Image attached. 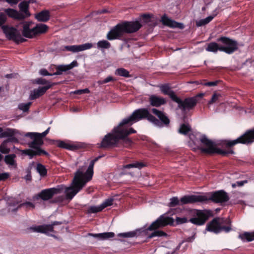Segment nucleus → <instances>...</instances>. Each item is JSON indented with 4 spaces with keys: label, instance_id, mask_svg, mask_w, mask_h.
<instances>
[{
    "label": "nucleus",
    "instance_id": "obj_1",
    "mask_svg": "<svg viewBox=\"0 0 254 254\" xmlns=\"http://www.w3.org/2000/svg\"><path fill=\"white\" fill-rule=\"evenodd\" d=\"M101 157L99 156L92 160L85 173L80 170L75 172L71 186L64 187V200H71L86 184L92 179L94 164Z\"/></svg>",
    "mask_w": 254,
    "mask_h": 254
},
{
    "label": "nucleus",
    "instance_id": "obj_2",
    "mask_svg": "<svg viewBox=\"0 0 254 254\" xmlns=\"http://www.w3.org/2000/svg\"><path fill=\"white\" fill-rule=\"evenodd\" d=\"M141 27L142 24L138 21H123L113 27L107 33L106 38L110 41L118 39L126 41L124 37L125 34L135 33Z\"/></svg>",
    "mask_w": 254,
    "mask_h": 254
},
{
    "label": "nucleus",
    "instance_id": "obj_3",
    "mask_svg": "<svg viewBox=\"0 0 254 254\" xmlns=\"http://www.w3.org/2000/svg\"><path fill=\"white\" fill-rule=\"evenodd\" d=\"M121 143L124 147H128L131 145L132 140L125 135L123 131H119L114 128L112 132L105 135L100 143H98V147L101 148H109L110 147H119Z\"/></svg>",
    "mask_w": 254,
    "mask_h": 254
},
{
    "label": "nucleus",
    "instance_id": "obj_4",
    "mask_svg": "<svg viewBox=\"0 0 254 254\" xmlns=\"http://www.w3.org/2000/svg\"><path fill=\"white\" fill-rule=\"evenodd\" d=\"M190 214L193 217L189 220L186 217H177L176 219L177 223L181 224L190 222L193 224L200 226L203 225L209 218L213 215L212 211L207 209H192L190 211Z\"/></svg>",
    "mask_w": 254,
    "mask_h": 254
},
{
    "label": "nucleus",
    "instance_id": "obj_5",
    "mask_svg": "<svg viewBox=\"0 0 254 254\" xmlns=\"http://www.w3.org/2000/svg\"><path fill=\"white\" fill-rule=\"evenodd\" d=\"M198 140L203 145L206 146V147H199V149L202 153L208 155L218 154L224 156H227L229 154H235L234 151L232 149H228L226 150L217 148L215 143L208 139L205 134L200 135Z\"/></svg>",
    "mask_w": 254,
    "mask_h": 254
},
{
    "label": "nucleus",
    "instance_id": "obj_6",
    "mask_svg": "<svg viewBox=\"0 0 254 254\" xmlns=\"http://www.w3.org/2000/svg\"><path fill=\"white\" fill-rule=\"evenodd\" d=\"M206 230L216 234L229 233L232 230L231 221L229 218L216 217L207 224Z\"/></svg>",
    "mask_w": 254,
    "mask_h": 254
},
{
    "label": "nucleus",
    "instance_id": "obj_7",
    "mask_svg": "<svg viewBox=\"0 0 254 254\" xmlns=\"http://www.w3.org/2000/svg\"><path fill=\"white\" fill-rule=\"evenodd\" d=\"M145 119L153 124L159 123V121L150 113L148 109L143 108L134 110L128 118L124 119L122 121V124H130L131 122L135 123Z\"/></svg>",
    "mask_w": 254,
    "mask_h": 254
},
{
    "label": "nucleus",
    "instance_id": "obj_8",
    "mask_svg": "<svg viewBox=\"0 0 254 254\" xmlns=\"http://www.w3.org/2000/svg\"><path fill=\"white\" fill-rule=\"evenodd\" d=\"M172 221V219L171 218L165 217L163 215L160 216L147 228V230L154 231L153 232L148 236L147 238L148 239H151L155 237H166L167 234L166 232L162 230H156L168 225L170 224Z\"/></svg>",
    "mask_w": 254,
    "mask_h": 254
},
{
    "label": "nucleus",
    "instance_id": "obj_9",
    "mask_svg": "<svg viewBox=\"0 0 254 254\" xmlns=\"http://www.w3.org/2000/svg\"><path fill=\"white\" fill-rule=\"evenodd\" d=\"M254 142V128L247 130L244 134L233 140H226L224 144L228 148H231L237 144H250Z\"/></svg>",
    "mask_w": 254,
    "mask_h": 254
},
{
    "label": "nucleus",
    "instance_id": "obj_10",
    "mask_svg": "<svg viewBox=\"0 0 254 254\" xmlns=\"http://www.w3.org/2000/svg\"><path fill=\"white\" fill-rule=\"evenodd\" d=\"M23 30L22 35L24 37L28 38H32L36 35L45 33L48 28V27L44 24H40L37 25L35 27L30 29V22H22Z\"/></svg>",
    "mask_w": 254,
    "mask_h": 254
},
{
    "label": "nucleus",
    "instance_id": "obj_11",
    "mask_svg": "<svg viewBox=\"0 0 254 254\" xmlns=\"http://www.w3.org/2000/svg\"><path fill=\"white\" fill-rule=\"evenodd\" d=\"M217 42L221 45L220 51L227 54H232L238 49V42L230 38L221 36L217 39Z\"/></svg>",
    "mask_w": 254,
    "mask_h": 254
},
{
    "label": "nucleus",
    "instance_id": "obj_12",
    "mask_svg": "<svg viewBox=\"0 0 254 254\" xmlns=\"http://www.w3.org/2000/svg\"><path fill=\"white\" fill-rule=\"evenodd\" d=\"M1 28L3 32L8 39L13 40L17 43H23L26 41V39L22 38L19 31L16 28L7 25H3Z\"/></svg>",
    "mask_w": 254,
    "mask_h": 254
},
{
    "label": "nucleus",
    "instance_id": "obj_13",
    "mask_svg": "<svg viewBox=\"0 0 254 254\" xmlns=\"http://www.w3.org/2000/svg\"><path fill=\"white\" fill-rule=\"evenodd\" d=\"M207 196V200L205 202L209 200L216 203H223L227 202L230 198L228 193L224 190H220L210 192Z\"/></svg>",
    "mask_w": 254,
    "mask_h": 254
},
{
    "label": "nucleus",
    "instance_id": "obj_14",
    "mask_svg": "<svg viewBox=\"0 0 254 254\" xmlns=\"http://www.w3.org/2000/svg\"><path fill=\"white\" fill-rule=\"evenodd\" d=\"M174 102L178 104V108L182 111H189L195 107L198 100L196 99V97H188L182 100L177 97Z\"/></svg>",
    "mask_w": 254,
    "mask_h": 254
},
{
    "label": "nucleus",
    "instance_id": "obj_15",
    "mask_svg": "<svg viewBox=\"0 0 254 254\" xmlns=\"http://www.w3.org/2000/svg\"><path fill=\"white\" fill-rule=\"evenodd\" d=\"M207 200L206 195H188L182 197L180 199L181 204H191L196 202H204Z\"/></svg>",
    "mask_w": 254,
    "mask_h": 254
},
{
    "label": "nucleus",
    "instance_id": "obj_16",
    "mask_svg": "<svg viewBox=\"0 0 254 254\" xmlns=\"http://www.w3.org/2000/svg\"><path fill=\"white\" fill-rule=\"evenodd\" d=\"M16 134H19L18 130L10 128H7L4 131L0 132V138L3 137H8L4 140V142L7 144L9 142L18 143V139L14 136Z\"/></svg>",
    "mask_w": 254,
    "mask_h": 254
},
{
    "label": "nucleus",
    "instance_id": "obj_17",
    "mask_svg": "<svg viewBox=\"0 0 254 254\" xmlns=\"http://www.w3.org/2000/svg\"><path fill=\"white\" fill-rule=\"evenodd\" d=\"M151 112L159 118L158 120L159 121V123L154 124L155 125L160 127L163 126H168L169 125L170 120L164 112L156 108L152 109Z\"/></svg>",
    "mask_w": 254,
    "mask_h": 254
},
{
    "label": "nucleus",
    "instance_id": "obj_18",
    "mask_svg": "<svg viewBox=\"0 0 254 254\" xmlns=\"http://www.w3.org/2000/svg\"><path fill=\"white\" fill-rule=\"evenodd\" d=\"M61 188H52L42 190L38 196L43 200H48L52 198L55 194L60 192Z\"/></svg>",
    "mask_w": 254,
    "mask_h": 254
},
{
    "label": "nucleus",
    "instance_id": "obj_19",
    "mask_svg": "<svg viewBox=\"0 0 254 254\" xmlns=\"http://www.w3.org/2000/svg\"><path fill=\"white\" fill-rule=\"evenodd\" d=\"M59 224H61L62 223H60L57 221H55L52 224H44L42 225H39L33 227H31V229L34 232L48 234L49 232H54V226Z\"/></svg>",
    "mask_w": 254,
    "mask_h": 254
},
{
    "label": "nucleus",
    "instance_id": "obj_20",
    "mask_svg": "<svg viewBox=\"0 0 254 254\" xmlns=\"http://www.w3.org/2000/svg\"><path fill=\"white\" fill-rule=\"evenodd\" d=\"M52 86V84H49L46 86L39 87L38 88L33 89L32 91H31L29 99L33 100L41 97Z\"/></svg>",
    "mask_w": 254,
    "mask_h": 254
},
{
    "label": "nucleus",
    "instance_id": "obj_21",
    "mask_svg": "<svg viewBox=\"0 0 254 254\" xmlns=\"http://www.w3.org/2000/svg\"><path fill=\"white\" fill-rule=\"evenodd\" d=\"M113 199L112 198H109L102 203L98 206H91L88 207L87 210V213L91 214L95 213L102 211L104 208L108 206H111L113 204Z\"/></svg>",
    "mask_w": 254,
    "mask_h": 254
},
{
    "label": "nucleus",
    "instance_id": "obj_22",
    "mask_svg": "<svg viewBox=\"0 0 254 254\" xmlns=\"http://www.w3.org/2000/svg\"><path fill=\"white\" fill-rule=\"evenodd\" d=\"M93 47L92 43H87L78 45H71L64 46V50L70 51L73 53H77L84 50H88Z\"/></svg>",
    "mask_w": 254,
    "mask_h": 254
},
{
    "label": "nucleus",
    "instance_id": "obj_23",
    "mask_svg": "<svg viewBox=\"0 0 254 254\" xmlns=\"http://www.w3.org/2000/svg\"><path fill=\"white\" fill-rule=\"evenodd\" d=\"M161 22L164 25L168 26L170 28H179L183 29L184 24L182 23H179L176 21L168 18L166 14L163 15L161 17Z\"/></svg>",
    "mask_w": 254,
    "mask_h": 254
},
{
    "label": "nucleus",
    "instance_id": "obj_24",
    "mask_svg": "<svg viewBox=\"0 0 254 254\" xmlns=\"http://www.w3.org/2000/svg\"><path fill=\"white\" fill-rule=\"evenodd\" d=\"M148 101L152 107H159L167 103V100L163 97L156 95L149 96Z\"/></svg>",
    "mask_w": 254,
    "mask_h": 254
},
{
    "label": "nucleus",
    "instance_id": "obj_25",
    "mask_svg": "<svg viewBox=\"0 0 254 254\" xmlns=\"http://www.w3.org/2000/svg\"><path fill=\"white\" fill-rule=\"evenodd\" d=\"M21 152L23 154L28 155L30 159H32L35 156H41L42 155H44L45 156L49 155V153L43 149L35 150L31 149H26L22 150Z\"/></svg>",
    "mask_w": 254,
    "mask_h": 254
},
{
    "label": "nucleus",
    "instance_id": "obj_26",
    "mask_svg": "<svg viewBox=\"0 0 254 254\" xmlns=\"http://www.w3.org/2000/svg\"><path fill=\"white\" fill-rule=\"evenodd\" d=\"M53 72L49 73L46 69H41L40 70V73L43 76L60 75L64 72V64L60 65L58 66L56 65L53 66Z\"/></svg>",
    "mask_w": 254,
    "mask_h": 254
},
{
    "label": "nucleus",
    "instance_id": "obj_27",
    "mask_svg": "<svg viewBox=\"0 0 254 254\" xmlns=\"http://www.w3.org/2000/svg\"><path fill=\"white\" fill-rule=\"evenodd\" d=\"M84 145L80 142H74L68 140H64V149L75 151L83 148Z\"/></svg>",
    "mask_w": 254,
    "mask_h": 254
},
{
    "label": "nucleus",
    "instance_id": "obj_28",
    "mask_svg": "<svg viewBox=\"0 0 254 254\" xmlns=\"http://www.w3.org/2000/svg\"><path fill=\"white\" fill-rule=\"evenodd\" d=\"M160 90L164 95H168L173 101H175L177 96L175 92L171 89L169 84H162L160 86Z\"/></svg>",
    "mask_w": 254,
    "mask_h": 254
},
{
    "label": "nucleus",
    "instance_id": "obj_29",
    "mask_svg": "<svg viewBox=\"0 0 254 254\" xmlns=\"http://www.w3.org/2000/svg\"><path fill=\"white\" fill-rule=\"evenodd\" d=\"M4 12L6 15L10 18L19 20H22L24 19V17L21 13H20L14 9L10 8H6L5 9Z\"/></svg>",
    "mask_w": 254,
    "mask_h": 254
},
{
    "label": "nucleus",
    "instance_id": "obj_30",
    "mask_svg": "<svg viewBox=\"0 0 254 254\" xmlns=\"http://www.w3.org/2000/svg\"><path fill=\"white\" fill-rule=\"evenodd\" d=\"M30 1H23L19 4L20 13L24 16V19L30 16V13L29 11V4Z\"/></svg>",
    "mask_w": 254,
    "mask_h": 254
},
{
    "label": "nucleus",
    "instance_id": "obj_31",
    "mask_svg": "<svg viewBox=\"0 0 254 254\" xmlns=\"http://www.w3.org/2000/svg\"><path fill=\"white\" fill-rule=\"evenodd\" d=\"M31 139H33V140L28 143L29 147L34 149L35 150L38 149H42L40 147L42 146L44 142L43 139H41L40 137H38L36 135L34 137H29Z\"/></svg>",
    "mask_w": 254,
    "mask_h": 254
},
{
    "label": "nucleus",
    "instance_id": "obj_32",
    "mask_svg": "<svg viewBox=\"0 0 254 254\" xmlns=\"http://www.w3.org/2000/svg\"><path fill=\"white\" fill-rule=\"evenodd\" d=\"M133 122H131L130 124H122V121L119 124V125L115 127L114 128L117 129L119 131H123V132L124 133V135H129L131 133H134L136 132V130H134L133 128H127L126 127V125H131Z\"/></svg>",
    "mask_w": 254,
    "mask_h": 254
},
{
    "label": "nucleus",
    "instance_id": "obj_33",
    "mask_svg": "<svg viewBox=\"0 0 254 254\" xmlns=\"http://www.w3.org/2000/svg\"><path fill=\"white\" fill-rule=\"evenodd\" d=\"M50 12L47 10H44L37 13L35 18L39 21L47 22L50 19Z\"/></svg>",
    "mask_w": 254,
    "mask_h": 254
},
{
    "label": "nucleus",
    "instance_id": "obj_34",
    "mask_svg": "<svg viewBox=\"0 0 254 254\" xmlns=\"http://www.w3.org/2000/svg\"><path fill=\"white\" fill-rule=\"evenodd\" d=\"M218 14V12L216 11V9L213 11L212 15H210L206 18L201 19L196 22L197 26L200 27L204 26L209 23Z\"/></svg>",
    "mask_w": 254,
    "mask_h": 254
},
{
    "label": "nucleus",
    "instance_id": "obj_35",
    "mask_svg": "<svg viewBox=\"0 0 254 254\" xmlns=\"http://www.w3.org/2000/svg\"><path fill=\"white\" fill-rule=\"evenodd\" d=\"M90 235L95 238H98L102 240H107L113 238L115 236V233L113 232H105L98 234H90Z\"/></svg>",
    "mask_w": 254,
    "mask_h": 254
},
{
    "label": "nucleus",
    "instance_id": "obj_36",
    "mask_svg": "<svg viewBox=\"0 0 254 254\" xmlns=\"http://www.w3.org/2000/svg\"><path fill=\"white\" fill-rule=\"evenodd\" d=\"M239 238L243 241H253L254 240V231L252 232H244L243 233L239 235Z\"/></svg>",
    "mask_w": 254,
    "mask_h": 254
},
{
    "label": "nucleus",
    "instance_id": "obj_37",
    "mask_svg": "<svg viewBox=\"0 0 254 254\" xmlns=\"http://www.w3.org/2000/svg\"><path fill=\"white\" fill-rule=\"evenodd\" d=\"M16 155L14 154H11L7 155L5 156L4 161L6 164L10 166L16 167L17 164L15 160Z\"/></svg>",
    "mask_w": 254,
    "mask_h": 254
},
{
    "label": "nucleus",
    "instance_id": "obj_38",
    "mask_svg": "<svg viewBox=\"0 0 254 254\" xmlns=\"http://www.w3.org/2000/svg\"><path fill=\"white\" fill-rule=\"evenodd\" d=\"M221 45L215 42L210 43L206 50L207 51L216 53L218 51H220Z\"/></svg>",
    "mask_w": 254,
    "mask_h": 254
},
{
    "label": "nucleus",
    "instance_id": "obj_39",
    "mask_svg": "<svg viewBox=\"0 0 254 254\" xmlns=\"http://www.w3.org/2000/svg\"><path fill=\"white\" fill-rule=\"evenodd\" d=\"M36 170L41 177H44L47 176V170L43 164L40 163H36Z\"/></svg>",
    "mask_w": 254,
    "mask_h": 254
},
{
    "label": "nucleus",
    "instance_id": "obj_40",
    "mask_svg": "<svg viewBox=\"0 0 254 254\" xmlns=\"http://www.w3.org/2000/svg\"><path fill=\"white\" fill-rule=\"evenodd\" d=\"M115 74L116 75L124 77H131V75L129 74V71L126 69L121 67L117 68L115 71Z\"/></svg>",
    "mask_w": 254,
    "mask_h": 254
},
{
    "label": "nucleus",
    "instance_id": "obj_41",
    "mask_svg": "<svg viewBox=\"0 0 254 254\" xmlns=\"http://www.w3.org/2000/svg\"><path fill=\"white\" fill-rule=\"evenodd\" d=\"M191 130L190 125L189 124H183L180 126L178 130L179 133L183 135L188 134Z\"/></svg>",
    "mask_w": 254,
    "mask_h": 254
},
{
    "label": "nucleus",
    "instance_id": "obj_42",
    "mask_svg": "<svg viewBox=\"0 0 254 254\" xmlns=\"http://www.w3.org/2000/svg\"><path fill=\"white\" fill-rule=\"evenodd\" d=\"M50 127H48L45 131L42 133L37 132H27L25 134V136L26 137H34V135L37 136L38 137H40L41 139H43V138L47 135L49 133Z\"/></svg>",
    "mask_w": 254,
    "mask_h": 254
},
{
    "label": "nucleus",
    "instance_id": "obj_43",
    "mask_svg": "<svg viewBox=\"0 0 254 254\" xmlns=\"http://www.w3.org/2000/svg\"><path fill=\"white\" fill-rule=\"evenodd\" d=\"M97 46L98 49H109L111 47V43L107 40H103L99 41L97 43Z\"/></svg>",
    "mask_w": 254,
    "mask_h": 254
},
{
    "label": "nucleus",
    "instance_id": "obj_44",
    "mask_svg": "<svg viewBox=\"0 0 254 254\" xmlns=\"http://www.w3.org/2000/svg\"><path fill=\"white\" fill-rule=\"evenodd\" d=\"M137 232L135 231H130L126 233H121L118 234V237L123 238H132L136 236Z\"/></svg>",
    "mask_w": 254,
    "mask_h": 254
},
{
    "label": "nucleus",
    "instance_id": "obj_45",
    "mask_svg": "<svg viewBox=\"0 0 254 254\" xmlns=\"http://www.w3.org/2000/svg\"><path fill=\"white\" fill-rule=\"evenodd\" d=\"M144 166V165L141 162H136L135 163L127 164L124 166V168L126 169H130L131 168H141Z\"/></svg>",
    "mask_w": 254,
    "mask_h": 254
},
{
    "label": "nucleus",
    "instance_id": "obj_46",
    "mask_svg": "<svg viewBox=\"0 0 254 254\" xmlns=\"http://www.w3.org/2000/svg\"><path fill=\"white\" fill-rule=\"evenodd\" d=\"M0 152L3 154H7L10 149L7 147V144L3 141L0 145Z\"/></svg>",
    "mask_w": 254,
    "mask_h": 254
},
{
    "label": "nucleus",
    "instance_id": "obj_47",
    "mask_svg": "<svg viewBox=\"0 0 254 254\" xmlns=\"http://www.w3.org/2000/svg\"><path fill=\"white\" fill-rule=\"evenodd\" d=\"M22 207H25V208L26 209H31V208L33 209L35 208V205L34 203H33L31 202L26 201V202L20 203L18 205V208H21Z\"/></svg>",
    "mask_w": 254,
    "mask_h": 254
},
{
    "label": "nucleus",
    "instance_id": "obj_48",
    "mask_svg": "<svg viewBox=\"0 0 254 254\" xmlns=\"http://www.w3.org/2000/svg\"><path fill=\"white\" fill-rule=\"evenodd\" d=\"M221 96L220 94L217 93H214L211 97V100L208 102V104L209 105L214 104L216 103L217 102H219V99L221 97Z\"/></svg>",
    "mask_w": 254,
    "mask_h": 254
},
{
    "label": "nucleus",
    "instance_id": "obj_49",
    "mask_svg": "<svg viewBox=\"0 0 254 254\" xmlns=\"http://www.w3.org/2000/svg\"><path fill=\"white\" fill-rule=\"evenodd\" d=\"M31 102H28L27 103L20 104L18 106V108L23 111L24 112L28 111L30 106L31 105Z\"/></svg>",
    "mask_w": 254,
    "mask_h": 254
},
{
    "label": "nucleus",
    "instance_id": "obj_50",
    "mask_svg": "<svg viewBox=\"0 0 254 254\" xmlns=\"http://www.w3.org/2000/svg\"><path fill=\"white\" fill-rule=\"evenodd\" d=\"M78 66V64L76 60L73 61L69 64L64 65V72L72 69L74 67Z\"/></svg>",
    "mask_w": 254,
    "mask_h": 254
},
{
    "label": "nucleus",
    "instance_id": "obj_51",
    "mask_svg": "<svg viewBox=\"0 0 254 254\" xmlns=\"http://www.w3.org/2000/svg\"><path fill=\"white\" fill-rule=\"evenodd\" d=\"M180 200L177 197H173L170 199V202L169 203V206L172 207H175L180 204Z\"/></svg>",
    "mask_w": 254,
    "mask_h": 254
},
{
    "label": "nucleus",
    "instance_id": "obj_52",
    "mask_svg": "<svg viewBox=\"0 0 254 254\" xmlns=\"http://www.w3.org/2000/svg\"><path fill=\"white\" fill-rule=\"evenodd\" d=\"M34 83L38 84L45 85V86L49 84H51L49 81L43 78L35 79L34 81Z\"/></svg>",
    "mask_w": 254,
    "mask_h": 254
},
{
    "label": "nucleus",
    "instance_id": "obj_53",
    "mask_svg": "<svg viewBox=\"0 0 254 254\" xmlns=\"http://www.w3.org/2000/svg\"><path fill=\"white\" fill-rule=\"evenodd\" d=\"M116 80H117L116 78H115L111 76H109L107 78L104 79L103 80L99 81V83L103 84L107 83L110 81H116Z\"/></svg>",
    "mask_w": 254,
    "mask_h": 254
},
{
    "label": "nucleus",
    "instance_id": "obj_54",
    "mask_svg": "<svg viewBox=\"0 0 254 254\" xmlns=\"http://www.w3.org/2000/svg\"><path fill=\"white\" fill-rule=\"evenodd\" d=\"M90 93V90L88 88L77 90L73 92V93L76 95H81L85 93Z\"/></svg>",
    "mask_w": 254,
    "mask_h": 254
},
{
    "label": "nucleus",
    "instance_id": "obj_55",
    "mask_svg": "<svg viewBox=\"0 0 254 254\" xmlns=\"http://www.w3.org/2000/svg\"><path fill=\"white\" fill-rule=\"evenodd\" d=\"M36 164V163L34 161L30 163L26 169V173H31V170L33 168L35 167Z\"/></svg>",
    "mask_w": 254,
    "mask_h": 254
},
{
    "label": "nucleus",
    "instance_id": "obj_56",
    "mask_svg": "<svg viewBox=\"0 0 254 254\" xmlns=\"http://www.w3.org/2000/svg\"><path fill=\"white\" fill-rule=\"evenodd\" d=\"M10 177V175L8 173H3L0 174V182L4 181L6 180Z\"/></svg>",
    "mask_w": 254,
    "mask_h": 254
},
{
    "label": "nucleus",
    "instance_id": "obj_57",
    "mask_svg": "<svg viewBox=\"0 0 254 254\" xmlns=\"http://www.w3.org/2000/svg\"><path fill=\"white\" fill-rule=\"evenodd\" d=\"M6 20L5 15L3 13H0V26L5 23Z\"/></svg>",
    "mask_w": 254,
    "mask_h": 254
},
{
    "label": "nucleus",
    "instance_id": "obj_58",
    "mask_svg": "<svg viewBox=\"0 0 254 254\" xmlns=\"http://www.w3.org/2000/svg\"><path fill=\"white\" fill-rule=\"evenodd\" d=\"M54 144L61 148H64V141L54 140Z\"/></svg>",
    "mask_w": 254,
    "mask_h": 254
},
{
    "label": "nucleus",
    "instance_id": "obj_59",
    "mask_svg": "<svg viewBox=\"0 0 254 254\" xmlns=\"http://www.w3.org/2000/svg\"><path fill=\"white\" fill-rule=\"evenodd\" d=\"M219 81L216 80L215 81L207 82L205 83V85L207 86H214L217 85Z\"/></svg>",
    "mask_w": 254,
    "mask_h": 254
},
{
    "label": "nucleus",
    "instance_id": "obj_60",
    "mask_svg": "<svg viewBox=\"0 0 254 254\" xmlns=\"http://www.w3.org/2000/svg\"><path fill=\"white\" fill-rule=\"evenodd\" d=\"M63 7L62 5H56L53 7V10L62 12L63 10Z\"/></svg>",
    "mask_w": 254,
    "mask_h": 254
},
{
    "label": "nucleus",
    "instance_id": "obj_61",
    "mask_svg": "<svg viewBox=\"0 0 254 254\" xmlns=\"http://www.w3.org/2000/svg\"><path fill=\"white\" fill-rule=\"evenodd\" d=\"M20 0H5L6 2L11 4H16Z\"/></svg>",
    "mask_w": 254,
    "mask_h": 254
},
{
    "label": "nucleus",
    "instance_id": "obj_62",
    "mask_svg": "<svg viewBox=\"0 0 254 254\" xmlns=\"http://www.w3.org/2000/svg\"><path fill=\"white\" fill-rule=\"evenodd\" d=\"M247 182H248V181L247 180H245V181H238L236 182V183L239 187H242L245 184L247 183Z\"/></svg>",
    "mask_w": 254,
    "mask_h": 254
},
{
    "label": "nucleus",
    "instance_id": "obj_63",
    "mask_svg": "<svg viewBox=\"0 0 254 254\" xmlns=\"http://www.w3.org/2000/svg\"><path fill=\"white\" fill-rule=\"evenodd\" d=\"M24 179L27 181H31L32 180L31 173H27Z\"/></svg>",
    "mask_w": 254,
    "mask_h": 254
},
{
    "label": "nucleus",
    "instance_id": "obj_64",
    "mask_svg": "<svg viewBox=\"0 0 254 254\" xmlns=\"http://www.w3.org/2000/svg\"><path fill=\"white\" fill-rule=\"evenodd\" d=\"M142 17L143 19L147 21L151 18V16L149 14H144L142 15Z\"/></svg>",
    "mask_w": 254,
    "mask_h": 254
}]
</instances>
